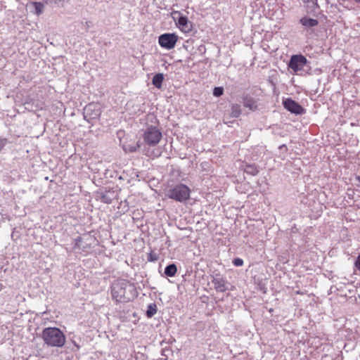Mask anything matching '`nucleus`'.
Returning a JSON list of instances; mask_svg holds the SVG:
<instances>
[{
    "mask_svg": "<svg viewBox=\"0 0 360 360\" xmlns=\"http://www.w3.org/2000/svg\"><path fill=\"white\" fill-rule=\"evenodd\" d=\"M172 350L169 348H164L162 350V355L165 356L166 358L168 357L169 354L171 353Z\"/></svg>",
    "mask_w": 360,
    "mask_h": 360,
    "instance_id": "27",
    "label": "nucleus"
},
{
    "mask_svg": "<svg viewBox=\"0 0 360 360\" xmlns=\"http://www.w3.org/2000/svg\"><path fill=\"white\" fill-rule=\"evenodd\" d=\"M97 198L105 204H110L117 198V193L113 190H100L97 192Z\"/></svg>",
    "mask_w": 360,
    "mask_h": 360,
    "instance_id": "10",
    "label": "nucleus"
},
{
    "mask_svg": "<svg viewBox=\"0 0 360 360\" xmlns=\"http://www.w3.org/2000/svg\"><path fill=\"white\" fill-rule=\"evenodd\" d=\"M354 266L359 271H360V253L359 254V255L356 257V259L354 263Z\"/></svg>",
    "mask_w": 360,
    "mask_h": 360,
    "instance_id": "28",
    "label": "nucleus"
},
{
    "mask_svg": "<svg viewBox=\"0 0 360 360\" xmlns=\"http://www.w3.org/2000/svg\"><path fill=\"white\" fill-rule=\"evenodd\" d=\"M356 2H360V0H355Z\"/></svg>",
    "mask_w": 360,
    "mask_h": 360,
    "instance_id": "33",
    "label": "nucleus"
},
{
    "mask_svg": "<svg viewBox=\"0 0 360 360\" xmlns=\"http://www.w3.org/2000/svg\"><path fill=\"white\" fill-rule=\"evenodd\" d=\"M82 240V238L80 237V236H78L77 238H76L75 239V248H78L79 249H80L82 247V244H81V242Z\"/></svg>",
    "mask_w": 360,
    "mask_h": 360,
    "instance_id": "26",
    "label": "nucleus"
},
{
    "mask_svg": "<svg viewBox=\"0 0 360 360\" xmlns=\"http://www.w3.org/2000/svg\"><path fill=\"white\" fill-rule=\"evenodd\" d=\"M241 106L238 103H233L229 110V115L232 118H238L241 115Z\"/></svg>",
    "mask_w": 360,
    "mask_h": 360,
    "instance_id": "17",
    "label": "nucleus"
},
{
    "mask_svg": "<svg viewBox=\"0 0 360 360\" xmlns=\"http://www.w3.org/2000/svg\"><path fill=\"white\" fill-rule=\"evenodd\" d=\"M285 148V149H287V147H286V146H285V145H282V146H281L279 147V148H280V149H281V148Z\"/></svg>",
    "mask_w": 360,
    "mask_h": 360,
    "instance_id": "32",
    "label": "nucleus"
},
{
    "mask_svg": "<svg viewBox=\"0 0 360 360\" xmlns=\"http://www.w3.org/2000/svg\"><path fill=\"white\" fill-rule=\"evenodd\" d=\"M190 188L185 184H179L168 190L167 196L177 202H184L190 198Z\"/></svg>",
    "mask_w": 360,
    "mask_h": 360,
    "instance_id": "5",
    "label": "nucleus"
},
{
    "mask_svg": "<svg viewBox=\"0 0 360 360\" xmlns=\"http://www.w3.org/2000/svg\"><path fill=\"white\" fill-rule=\"evenodd\" d=\"M172 16L181 31L188 32L192 30V22L188 20L186 16L183 15L180 11H172Z\"/></svg>",
    "mask_w": 360,
    "mask_h": 360,
    "instance_id": "6",
    "label": "nucleus"
},
{
    "mask_svg": "<svg viewBox=\"0 0 360 360\" xmlns=\"http://www.w3.org/2000/svg\"><path fill=\"white\" fill-rule=\"evenodd\" d=\"M164 80V75L162 73L155 74L152 79V84L158 89H160Z\"/></svg>",
    "mask_w": 360,
    "mask_h": 360,
    "instance_id": "19",
    "label": "nucleus"
},
{
    "mask_svg": "<svg viewBox=\"0 0 360 360\" xmlns=\"http://www.w3.org/2000/svg\"><path fill=\"white\" fill-rule=\"evenodd\" d=\"M283 105L285 109L291 113L300 115L306 112V109L291 98L284 99L283 101Z\"/></svg>",
    "mask_w": 360,
    "mask_h": 360,
    "instance_id": "9",
    "label": "nucleus"
},
{
    "mask_svg": "<svg viewBox=\"0 0 360 360\" xmlns=\"http://www.w3.org/2000/svg\"><path fill=\"white\" fill-rule=\"evenodd\" d=\"M306 12L308 14L316 15L319 13L320 6L317 0H306L304 1Z\"/></svg>",
    "mask_w": 360,
    "mask_h": 360,
    "instance_id": "13",
    "label": "nucleus"
},
{
    "mask_svg": "<svg viewBox=\"0 0 360 360\" xmlns=\"http://www.w3.org/2000/svg\"><path fill=\"white\" fill-rule=\"evenodd\" d=\"M288 68L297 75L308 73L310 70L309 62L302 54L292 55L288 62Z\"/></svg>",
    "mask_w": 360,
    "mask_h": 360,
    "instance_id": "3",
    "label": "nucleus"
},
{
    "mask_svg": "<svg viewBox=\"0 0 360 360\" xmlns=\"http://www.w3.org/2000/svg\"><path fill=\"white\" fill-rule=\"evenodd\" d=\"M212 282L217 292H224L229 290L226 280L220 274H216L213 277Z\"/></svg>",
    "mask_w": 360,
    "mask_h": 360,
    "instance_id": "11",
    "label": "nucleus"
},
{
    "mask_svg": "<svg viewBox=\"0 0 360 360\" xmlns=\"http://www.w3.org/2000/svg\"><path fill=\"white\" fill-rule=\"evenodd\" d=\"M101 114V110L98 103H89L83 109L84 119L88 122H91L92 120L98 119Z\"/></svg>",
    "mask_w": 360,
    "mask_h": 360,
    "instance_id": "7",
    "label": "nucleus"
},
{
    "mask_svg": "<svg viewBox=\"0 0 360 360\" xmlns=\"http://www.w3.org/2000/svg\"><path fill=\"white\" fill-rule=\"evenodd\" d=\"M24 108L26 110L34 112L39 110L40 108L38 104H36L34 100L30 97L25 98L23 103Z\"/></svg>",
    "mask_w": 360,
    "mask_h": 360,
    "instance_id": "16",
    "label": "nucleus"
},
{
    "mask_svg": "<svg viewBox=\"0 0 360 360\" xmlns=\"http://www.w3.org/2000/svg\"><path fill=\"white\" fill-rule=\"evenodd\" d=\"M162 132L155 126L148 125L143 130L142 137L146 144L149 146H155L162 139Z\"/></svg>",
    "mask_w": 360,
    "mask_h": 360,
    "instance_id": "4",
    "label": "nucleus"
},
{
    "mask_svg": "<svg viewBox=\"0 0 360 360\" xmlns=\"http://www.w3.org/2000/svg\"><path fill=\"white\" fill-rule=\"evenodd\" d=\"M232 263L235 266H241L243 265V260L241 258L236 257L233 259Z\"/></svg>",
    "mask_w": 360,
    "mask_h": 360,
    "instance_id": "25",
    "label": "nucleus"
},
{
    "mask_svg": "<svg viewBox=\"0 0 360 360\" xmlns=\"http://www.w3.org/2000/svg\"><path fill=\"white\" fill-rule=\"evenodd\" d=\"M30 6H33L37 15H40L43 13L44 6L41 2L33 1L31 2Z\"/></svg>",
    "mask_w": 360,
    "mask_h": 360,
    "instance_id": "22",
    "label": "nucleus"
},
{
    "mask_svg": "<svg viewBox=\"0 0 360 360\" xmlns=\"http://www.w3.org/2000/svg\"><path fill=\"white\" fill-rule=\"evenodd\" d=\"M112 299L117 302L127 303L138 296L135 285L126 280H118L111 286Z\"/></svg>",
    "mask_w": 360,
    "mask_h": 360,
    "instance_id": "1",
    "label": "nucleus"
},
{
    "mask_svg": "<svg viewBox=\"0 0 360 360\" xmlns=\"http://www.w3.org/2000/svg\"><path fill=\"white\" fill-rule=\"evenodd\" d=\"M158 307L155 303H150L148 305L146 315L148 318H152L157 312Z\"/></svg>",
    "mask_w": 360,
    "mask_h": 360,
    "instance_id": "21",
    "label": "nucleus"
},
{
    "mask_svg": "<svg viewBox=\"0 0 360 360\" xmlns=\"http://www.w3.org/2000/svg\"><path fill=\"white\" fill-rule=\"evenodd\" d=\"M176 271H177V266H176V265L174 263H172V264H168L165 268L164 273H165L166 276L173 277L176 274Z\"/></svg>",
    "mask_w": 360,
    "mask_h": 360,
    "instance_id": "18",
    "label": "nucleus"
},
{
    "mask_svg": "<svg viewBox=\"0 0 360 360\" xmlns=\"http://www.w3.org/2000/svg\"><path fill=\"white\" fill-rule=\"evenodd\" d=\"M300 23L305 28H311L317 26L319 21L316 19L304 16L300 18Z\"/></svg>",
    "mask_w": 360,
    "mask_h": 360,
    "instance_id": "15",
    "label": "nucleus"
},
{
    "mask_svg": "<svg viewBox=\"0 0 360 360\" xmlns=\"http://www.w3.org/2000/svg\"><path fill=\"white\" fill-rule=\"evenodd\" d=\"M157 259L156 257H154L152 253H150L148 257V260L150 262H154Z\"/></svg>",
    "mask_w": 360,
    "mask_h": 360,
    "instance_id": "29",
    "label": "nucleus"
},
{
    "mask_svg": "<svg viewBox=\"0 0 360 360\" xmlns=\"http://www.w3.org/2000/svg\"><path fill=\"white\" fill-rule=\"evenodd\" d=\"M177 40L178 36L175 33H165L158 37L160 46L167 50L174 48Z\"/></svg>",
    "mask_w": 360,
    "mask_h": 360,
    "instance_id": "8",
    "label": "nucleus"
},
{
    "mask_svg": "<svg viewBox=\"0 0 360 360\" xmlns=\"http://www.w3.org/2000/svg\"><path fill=\"white\" fill-rule=\"evenodd\" d=\"M244 172L248 174L256 176L259 173V169L255 165L247 164L244 167Z\"/></svg>",
    "mask_w": 360,
    "mask_h": 360,
    "instance_id": "20",
    "label": "nucleus"
},
{
    "mask_svg": "<svg viewBox=\"0 0 360 360\" xmlns=\"http://www.w3.org/2000/svg\"><path fill=\"white\" fill-rule=\"evenodd\" d=\"M242 103L245 108L252 112L258 109L257 100L250 94H245L242 96Z\"/></svg>",
    "mask_w": 360,
    "mask_h": 360,
    "instance_id": "12",
    "label": "nucleus"
},
{
    "mask_svg": "<svg viewBox=\"0 0 360 360\" xmlns=\"http://www.w3.org/2000/svg\"><path fill=\"white\" fill-rule=\"evenodd\" d=\"M41 338L49 347H62L65 343V336L57 327H47L43 329Z\"/></svg>",
    "mask_w": 360,
    "mask_h": 360,
    "instance_id": "2",
    "label": "nucleus"
},
{
    "mask_svg": "<svg viewBox=\"0 0 360 360\" xmlns=\"http://www.w3.org/2000/svg\"><path fill=\"white\" fill-rule=\"evenodd\" d=\"M9 143L8 139L0 136V153L4 150L5 146Z\"/></svg>",
    "mask_w": 360,
    "mask_h": 360,
    "instance_id": "24",
    "label": "nucleus"
},
{
    "mask_svg": "<svg viewBox=\"0 0 360 360\" xmlns=\"http://www.w3.org/2000/svg\"><path fill=\"white\" fill-rule=\"evenodd\" d=\"M356 180L358 181L359 184L357 185L358 186L360 187V176H357L356 177Z\"/></svg>",
    "mask_w": 360,
    "mask_h": 360,
    "instance_id": "31",
    "label": "nucleus"
},
{
    "mask_svg": "<svg viewBox=\"0 0 360 360\" xmlns=\"http://www.w3.org/2000/svg\"><path fill=\"white\" fill-rule=\"evenodd\" d=\"M224 88L222 86H216L213 89V96L215 97H220L224 94Z\"/></svg>",
    "mask_w": 360,
    "mask_h": 360,
    "instance_id": "23",
    "label": "nucleus"
},
{
    "mask_svg": "<svg viewBox=\"0 0 360 360\" xmlns=\"http://www.w3.org/2000/svg\"><path fill=\"white\" fill-rule=\"evenodd\" d=\"M141 147L140 141H128L122 145V148L125 153H135Z\"/></svg>",
    "mask_w": 360,
    "mask_h": 360,
    "instance_id": "14",
    "label": "nucleus"
},
{
    "mask_svg": "<svg viewBox=\"0 0 360 360\" xmlns=\"http://www.w3.org/2000/svg\"><path fill=\"white\" fill-rule=\"evenodd\" d=\"M71 341L72 344L77 347V350H79L80 349V345H79L74 340H72Z\"/></svg>",
    "mask_w": 360,
    "mask_h": 360,
    "instance_id": "30",
    "label": "nucleus"
}]
</instances>
